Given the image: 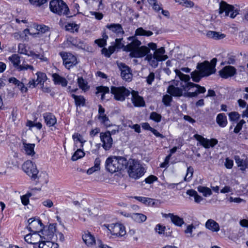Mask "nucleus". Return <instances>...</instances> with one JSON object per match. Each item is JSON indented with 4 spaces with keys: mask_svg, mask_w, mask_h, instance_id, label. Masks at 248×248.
<instances>
[{
    "mask_svg": "<svg viewBox=\"0 0 248 248\" xmlns=\"http://www.w3.org/2000/svg\"><path fill=\"white\" fill-rule=\"evenodd\" d=\"M24 150L26 154L32 156L35 154L34 148V144L23 143Z\"/></svg>",
    "mask_w": 248,
    "mask_h": 248,
    "instance_id": "473e14b6",
    "label": "nucleus"
},
{
    "mask_svg": "<svg viewBox=\"0 0 248 248\" xmlns=\"http://www.w3.org/2000/svg\"><path fill=\"white\" fill-rule=\"evenodd\" d=\"M157 179L158 178L156 176L153 175H151L144 180V182L146 184H153L154 182L157 181ZM143 182L144 181L142 182V185H143Z\"/></svg>",
    "mask_w": 248,
    "mask_h": 248,
    "instance_id": "09e8293b",
    "label": "nucleus"
},
{
    "mask_svg": "<svg viewBox=\"0 0 248 248\" xmlns=\"http://www.w3.org/2000/svg\"><path fill=\"white\" fill-rule=\"evenodd\" d=\"M128 39L132 41L124 46V51L131 52L140 47L141 44V42L134 36L129 37Z\"/></svg>",
    "mask_w": 248,
    "mask_h": 248,
    "instance_id": "f3484780",
    "label": "nucleus"
},
{
    "mask_svg": "<svg viewBox=\"0 0 248 248\" xmlns=\"http://www.w3.org/2000/svg\"><path fill=\"white\" fill-rule=\"evenodd\" d=\"M197 189L199 192L202 193L204 197L210 196L212 193L211 190L207 187L200 186L197 187Z\"/></svg>",
    "mask_w": 248,
    "mask_h": 248,
    "instance_id": "58836bf2",
    "label": "nucleus"
},
{
    "mask_svg": "<svg viewBox=\"0 0 248 248\" xmlns=\"http://www.w3.org/2000/svg\"><path fill=\"white\" fill-rule=\"evenodd\" d=\"M111 93L114 95V98L117 101H124L125 98L131 93L130 91L124 86H111Z\"/></svg>",
    "mask_w": 248,
    "mask_h": 248,
    "instance_id": "423d86ee",
    "label": "nucleus"
},
{
    "mask_svg": "<svg viewBox=\"0 0 248 248\" xmlns=\"http://www.w3.org/2000/svg\"><path fill=\"white\" fill-rule=\"evenodd\" d=\"M172 101V97L170 94H165L163 96L162 102L166 107L171 106V102Z\"/></svg>",
    "mask_w": 248,
    "mask_h": 248,
    "instance_id": "79ce46f5",
    "label": "nucleus"
},
{
    "mask_svg": "<svg viewBox=\"0 0 248 248\" xmlns=\"http://www.w3.org/2000/svg\"><path fill=\"white\" fill-rule=\"evenodd\" d=\"M106 27L117 35H121L123 36L124 34L123 28L122 25L120 24L112 23L110 24H107L106 26Z\"/></svg>",
    "mask_w": 248,
    "mask_h": 248,
    "instance_id": "aec40b11",
    "label": "nucleus"
},
{
    "mask_svg": "<svg viewBox=\"0 0 248 248\" xmlns=\"http://www.w3.org/2000/svg\"><path fill=\"white\" fill-rule=\"evenodd\" d=\"M117 66L121 71L122 78L126 81H131L133 75L130 67L123 62H117Z\"/></svg>",
    "mask_w": 248,
    "mask_h": 248,
    "instance_id": "9d476101",
    "label": "nucleus"
},
{
    "mask_svg": "<svg viewBox=\"0 0 248 248\" xmlns=\"http://www.w3.org/2000/svg\"><path fill=\"white\" fill-rule=\"evenodd\" d=\"M72 137L75 142L77 141L80 142L81 143V147L83 146V143L85 142V140H83L82 136L80 134L75 133L73 135Z\"/></svg>",
    "mask_w": 248,
    "mask_h": 248,
    "instance_id": "3c124183",
    "label": "nucleus"
},
{
    "mask_svg": "<svg viewBox=\"0 0 248 248\" xmlns=\"http://www.w3.org/2000/svg\"><path fill=\"white\" fill-rule=\"evenodd\" d=\"M150 118L158 123L161 121V116L155 112H153L150 114Z\"/></svg>",
    "mask_w": 248,
    "mask_h": 248,
    "instance_id": "603ef678",
    "label": "nucleus"
},
{
    "mask_svg": "<svg viewBox=\"0 0 248 248\" xmlns=\"http://www.w3.org/2000/svg\"><path fill=\"white\" fill-rule=\"evenodd\" d=\"M155 79V74L151 72L147 77L146 81L149 85H151Z\"/></svg>",
    "mask_w": 248,
    "mask_h": 248,
    "instance_id": "338daca9",
    "label": "nucleus"
},
{
    "mask_svg": "<svg viewBox=\"0 0 248 248\" xmlns=\"http://www.w3.org/2000/svg\"><path fill=\"white\" fill-rule=\"evenodd\" d=\"M229 119L232 121H237L240 118V115L236 112H232L229 114Z\"/></svg>",
    "mask_w": 248,
    "mask_h": 248,
    "instance_id": "5fc2aeb1",
    "label": "nucleus"
},
{
    "mask_svg": "<svg viewBox=\"0 0 248 248\" xmlns=\"http://www.w3.org/2000/svg\"><path fill=\"white\" fill-rule=\"evenodd\" d=\"M153 34V32L150 31H146L142 28H139L135 31L136 35L150 36Z\"/></svg>",
    "mask_w": 248,
    "mask_h": 248,
    "instance_id": "f704fd0d",
    "label": "nucleus"
},
{
    "mask_svg": "<svg viewBox=\"0 0 248 248\" xmlns=\"http://www.w3.org/2000/svg\"><path fill=\"white\" fill-rule=\"evenodd\" d=\"M245 121L244 120H241L236 125L234 129L233 132L235 133H238L241 130L243 125L245 123Z\"/></svg>",
    "mask_w": 248,
    "mask_h": 248,
    "instance_id": "13d9d810",
    "label": "nucleus"
},
{
    "mask_svg": "<svg viewBox=\"0 0 248 248\" xmlns=\"http://www.w3.org/2000/svg\"><path fill=\"white\" fill-rule=\"evenodd\" d=\"M158 56L156 55H153L150 53L147 55L145 58V60L147 61L149 64L153 67L156 68L158 64V62H160V59Z\"/></svg>",
    "mask_w": 248,
    "mask_h": 248,
    "instance_id": "5701e85b",
    "label": "nucleus"
},
{
    "mask_svg": "<svg viewBox=\"0 0 248 248\" xmlns=\"http://www.w3.org/2000/svg\"><path fill=\"white\" fill-rule=\"evenodd\" d=\"M127 166L128 161L122 156H110L105 162L106 170L111 173L123 170Z\"/></svg>",
    "mask_w": 248,
    "mask_h": 248,
    "instance_id": "f257e3e1",
    "label": "nucleus"
},
{
    "mask_svg": "<svg viewBox=\"0 0 248 248\" xmlns=\"http://www.w3.org/2000/svg\"><path fill=\"white\" fill-rule=\"evenodd\" d=\"M123 40V38H119V39H115V45H114V46L116 47V48H118V49H120V48H124V46H124V45H123L121 41L122 40Z\"/></svg>",
    "mask_w": 248,
    "mask_h": 248,
    "instance_id": "e2e57ef3",
    "label": "nucleus"
},
{
    "mask_svg": "<svg viewBox=\"0 0 248 248\" xmlns=\"http://www.w3.org/2000/svg\"><path fill=\"white\" fill-rule=\"evenodd\" d=\"M193 172L194 169L191 166L187 167L186 174L184 178L185 181H189L193 176Z\"/></svg>",
    "mask_w": 248,
    "mask_h": 248,
    "instance_id": "c03bdc74",
    "label": "nucleus"
},
{
    "mask_svg": "<svg viewBox=\"0 0 248 248\" xmlns=\"http://www.w3.org/2000/svg\"><path fill=\"white\" fill-rule=\"evenodd\" d=\"M8 59L13 63V66L16 68H17L18 69L19 66H20V58L19 56L17 54H14L9 57Z\"/></svg>",
    "mask_w": 248,
    "mask_h": 248,
    "instance_id": "7c9ffc66",
    "label": "nucleus"
},
{
    "mask_svg": "<svg viewBox=\"0 0 248 248\" xmlns=\"http://www.w3.org/2000/svg\"><path fill=\"white\" fill-rule=\"evenodd\" d=\"M43 117L46 124L49 127L54 125L56 123L57 120L55 116L51 113H45L43 114Z\"/></svg>",
    "mask_w": 248,
    "mask_h": 248,
    "instance_id": "4be33fe9",
    "label": "nucleus"
},
{
    "mask_svg": "<svg viewBox=\"0 0 248 248\" xmlns=\"http://www.w3.org/2000/svg\"><path fill=\"white\" fill-rule=\"evenodd\" d=\"M102 38L98 39L95 40V43L101 47L105 46L107 45V40L108 39V36L105 32L102 34Z\"/></svg>",
    "mask_w": 248,
    "mask_h": 248,
    "instance_id": "c9c22d12",
    "label": "nucleus"
},
{
    "mask_svg": "<svg viewBox=\"0 0 248 248\" xmlns=\"http://www.w3.org/2000/svg\"><path fill=\"white\" fill-rule=\"evenodd\" d=\"M181 86L183 88L185 91H189L191 88L196 87L197 88L196 91L198 94L199 93H203L206 92V89L205 87L201 86L199 84L193 83L192 82H188L185 85H182Z\"/></svg>",
    "mask_w": 248,
    "mask_h": 248,
    "instance_id": "6ab92c4d",
    "label": "nucleus"
},
{
    "mask_svg": "<svg viewBox=\"0 0 248 248\" xmlns=\"http://www.w3.org/2000/svg\"><path fill=\"white\" fill-rule=\"evenodd\" d=\"M198 94L195 90L194 92H185L184 93L183 96L186 97L192 98V97H197L198 96Z\"/></svg>",
    "mask_w": 248,
    "mask_h": 248,
    "instance_id": "052dcab7",
    "label": "nucleus"
},
{
    "mask_svg": "<svg viewBox=\"0 0 248 248\" xmlns=\"http://www.w3.org/2000/svg\"><path fill=\"white\" fill-rule=\"evenodd\" d=\"M17 87L21 90L23 93H25L27 91V88L25 87L24 84L23 82L18 81V83L16 84Z\"/></svg>",
    "mask_w": 248,
    "mask_h": 248,
    "instance_id": "774afa93",
    "label": "nucleus"
},
{
    "mask_svg": "<svg viewBox=\"0 0 248 248\" xmlns=\"http://www.w3.org/2000/svg\"><path fill=\"white\" fill-rule=\"evenodd\" d=\"M216 121L220 127H224L227 124V117L224 113L218 114L217 117Z\"/></svg>",
    "mask_w": 248,
    "mask_h": 248,
    "instance_id": "c85d7f7f",
    "label": "nucleus"
},
{
    "mask_svg": "<svg viewBox=\"0 0 248 248\" xmlns=\"http://www.w3.org/2000/svg\"><path fill=\"white\" fill-rule=\"evenodd\" d=\"M239 11L234 6L229 4L224 1H221L219 3L218 13L220 15L225 13L226 16H229L231 18H234L239 14Z\"/></svg>",
    "mask_w": 248,
    "mask_h": 248,
    "instance_id": "39448f33",
    "label": "nucleus"
},
{
    "mask_svg": "<svg viewBox=\"0 0 248 248\" xmlns=\"http://www.w3.org/2000/svg\"><path fill=\"white\" fill-rule=\"evenodd\" d=\"M31 196V194L30 193H27V194L23 195L21 197V200L22 203L24 205H27L29 202V197Z\"/></svg>",
    "mask_w": 248,
    "mask_h": 248,
    "instance_id": "6e6d98bb",
    "label": "nucleus"
},
{
    "mask_svg": "<svg viewBox=\"0 0 248 248\" xmlns=\"http://www.w3.org/2000/svg\"><path fill=\"white\" fill-rule=\"evenodd\" d=\"M22 168L28 175L31 177L32 179L35 180L38 178L37 174L39 171L37 169L36 165L31 160L25 161L23 163Z\"/></svg>",
    "mask_w": 248,
    "mask_h": 248,
    "instance_id": "0eeeda50",
    "label": "nucleus"
},
{
    "mask_svg": "<svg viewBox=\"0 0 248 248\" xmlns=\"http://www.w3.org/2000/svg\"><path fill=\"white\" fill-rule=\"evenodd\" d=\"M131 217L134 221L138 223L143 222L147 219L145 215L140 213H133L131 214Z\"/></svg>",
    "mask_w": 248,
    "mask_h": 248,
    "instance_id": "2f4dec72",
    "label": "nucleus"
},
{
    "mask_svg": "<svg viewBox=\"0 0 248 248\" xmlns=\"http://www.w3.org/2000/svg\"><path fill=\"white\" fill-rule=\"evenodd\" d=\"M131 101L136 107H143L145 106V103L143 98L139 95L138 92L133 90L131 92Z\"/></svg>",
    "mask_w": 248,
    "mask_h": 248,
    "instance_id": "dca6fc26",
    "label": "nucleus"
},
{
    "mask_svg": "<svg viewBox=\"0 0 248 248\" xmlns=\"http://www.w3.org/2000/svg\"><path fill=\"white\" fill-rule=\"evenodd\" d=\"M97 92L96 93H102L101 98L103 99L105 94L108 93L109 92V88L105 86H99L96 88Z\"/></svg>",
    "mask_w": 248,
    "mask_h": 248,
    "instance_id": "a18cd8bd",
    "label": "nucleus"
},
{
    "mask_svg": "<svg viewBox=\"0 0 248 248\" xmlns=\"http://www.w3.org/2000/svg\"><path fill=\"white\" fill-rule=\"evenodd\" d=\"M233 165V161L232 160L229 159L228 157L225 159V166L226 168L231 169Z\"/></svg>",
    "mask_w": 248,
    "mask_h": 248,
    "instance_id": "0e129e2a",
    "label": "nucleus"
},
{
    "mask_svg": "<svg viewBox=\"0 0 248 248\" xmlns=\"http://www.w3.org/2000/svg\"><path fill=\"white\" fill-rule=\"evenodd\" d=\"M197 68L200 71L201 74L203 77H207L215 73L213 69L209 65L208 61H204L202 63H198Z\"/></svg>",
    "mask_w": 248,
    "mask_h": 248,
    "instance_id": "4468645a",
    "label": "nucleus"
},
{
    "mask_svg": "<svg viewBox=\"0 0 248 248\" xmlns=\"http://www.w3.org/2000/svg\"><path fill=\"white\" fill-rule=\"evenodd\" d=\"M43 225L41 221L39 219H33L30 222V225L28 226V228L31 232H37L38 229H41Z\"/></svg>",
    "mask_w": 248,
    "mask_h": 248,
    "instance_id": "393cba45",
    "label": "nucleus"
},
{
    "mask_svg": "<svg viewBox=\"0 0 248 248\" xmlns=\"http://www.w3.org/2000/svg\"><path fill=\"white\" fill-rule=\"evenodd\" d=\"M128 172L130 177L137 179L144 175V168L138 160L130 159L128 161Z\"/></svg>",
    "mask_w": 248,
    "mask_h": 248,
    "instance_id": "f03ea898",
    "label": "nucleus"
},
{
    "mask_svg": "<svg viewBox=\"0 0 248 248\" xmlns=\"http://www.w3.org/2000/svg\"><path fill=\"white\" fill-rule=\"evenodd\" d=\"M71 96L74 99L75 104L77 107L84 106L85 105L86 100L83 96L72 94Z\"/></svg>",
    "mask_w": 248,
    "mask_h": 248,
    "instance_id": "c756f323",
    "label": "nucleus"
},
{
    "mask_svg": "<svg viewBox=\"0 0 248 248\" xmlns=\"http://www.w3.org/2000/svg\"><path fill=\"white\" fill-rule=\"evenodd\" d=\"M78 83L79 87L82 90L86 91L89 89L87 82L84 80L82 77H78Z\"/></svg>",
    "mask_w": 248,
    "mask_h": 248,
    "instance_id": "ea45409f",
    "label": "nucleus"
},
{
    "mask_svg": "<svg viewBox=\"0 0 248 248\" xmlns=\"http://www.w3.org/2000/svg\"><path fill=\"white\" fill-rule=\"evenodd\" d=\"M100 138L102 142V147L106 151H108L112 147L113 140L110 135L109 131L100 133Z\"/></svg>",
    "mask_w": 248,
    "mask_h": 248,
    "instance_id": "9b49d317",
    "label": "nucleus"
},
{
    "mask_svg": "<svg viewBox=\"0 0 248 248\" xmlns=\"http://www.w3.org/2000/svg\"><path fill=\"white\" fill-rule=\"evenodd\" d=\"M24 239L29 244L37 245L40 243L42 237L37 232H34L32 234H27L24 237Z\"/></svg>",
    "mask_w": 248,
    "mask_h": 248,
    "instance_id": "a211bd4d",
    "label": "nucleus"
},
{
    "mask_svg": "<svg viewBox=\"0 0 248 248\" xmlns=\"http://www.w3.org/2000/svg\"><path fill=\"white\" fill-rule=\"evenodd\" d=\"M18 52L20 54H26L27 50L26 49V46L25 44H19L18 46Z\"/></svg>",
    "mask_w": 248,
    "mask_h": 248,
    "instance_id": "680f3d73",
    "label": "nucleus"
},
{
    "mask_svg": "<svg viewBox=\"0 0 248 248\" xmlns=\"http://www.w3.org/2000/svg\"><path fill=\"white\" fill-rule=\"evenodd\" d=\"M8 164L10 165V167H18V162L16 160V159L15 157V156L13 157H11L9 158L8 160Z\"/></svg>",
    "mask_w": 248,
    "mask_h": 248,
    "instance_id": "bf43d9fd",
    "label": "nucleus"
},
{
    "mask_svg": "<svg viewBox=\"0 0 248 248\" xmlns=\"http://www.w3.org/2000/svg\"><path fill=\"white\" fill-rule=\"evenodd\" d=\"M50 11L59 16H67L69 9L66 4L62 0H53L49 3Z\"/></svg>",
    "mask_w": 248,
    "mask_h": 248,
    "instance_id": "7ed1b4c3",
    "label": "nucleus"
},
{
    "mask_svg": "<svg viewBox=\"0 0 248 248\" xmlns=\"http://www.w3.org/2000/svg\"><path fill=\"white\" fill-rule=\"evenodd\" d=\"M236 74V69L232 66H226L219 71V76L225 79L232 77Z\"/></svg>",
    "mask_w": 248,
    "mask_h": 248,
    "instance_id": "2eb2a0df",
    "label": "nucleus"
},
{
    "mask_svg": "<svg viewBox=\"0 0 248 248\" xmlns=\"http://www.w3.org/2000/svg\"><path fill=\"white\" fill-rule=\"evenodd\" d=\"M155 52L153 55H156L157 56H158L160 59V61H165L168 58V57L167 55H164L165 53V50L164 47H161L160 48L157 49V48L154 50Z\"/></svg>",
    "mask_w": 248,
    "mask_h": 248,
    "instance_id": "cd10ccee",
    "label": "nucleus"
},
{
    "mask_svg": "<svg viewBox=\"0 0 248 248\" xmlns=\"http://www.w3.org/2000/svg\"><path fill=\"white\" fill-rule=\"evenodd\" d=\"M70 41L72 45L77 47L82 48L85 47L83 42L78 38H71Z\"/></svg>",
    "mask_w": 248,
    "mask_h": 248,
    "instance_id": "37998d69",
    "label": "nucleus"
},
{
    "mask_svg": "<svg viewBox=\"0 0 248 248\" xmlns=\"http://www.w3.org/2000/svg\"><path fill=\"white\" fill-rule=\"evenodd\" d=\"M56 224H50L48 228V235L49 236V237L50 238L52 236H54V232H56Z\"/></svg>",
    "mask_w": 248,
    "mask_h": 248,
    "instance_id": "8fccbe9b",
    "label": "nucleus"
},
{
    "mask_svg": "<svg viewBox=\"0 0 248 248\" xmlns=\"http://www.w3.org/2000/svg\"><path fill=\"white\" fill-rule=\"evenodd\" d=\"M205 226L206 229L213 232H217L220 228L218 223L212 219H209L207 220Z\"/></svg>",
    "mask_w": 248,
    "mask_h": 248,
    "instance_id": "b1692460",
    "label": "nucleus"
},
{
    "mask_svg": "<svg viewBox=\"0 0 248 248\" xmlns=\"http://www.w3.org/2000/svg\"><path fill=\"white\" fill-rule=\"evenodd\" d=\"M206 36L209 38H213L215 40L222 39L226 36L224 34L212 31H207L206 33Z\"/></svg>",
    "mask_w": 248,
    "mask_h": 248,
    "instance_id": "bb28decb",
    "label": "nucleus"
},
{
    "mask_svg": "<svg viewBox=\"0 0 248 248\" xmlns=\"http://www.w3.org/2000/svg\"><path fill=\"white\" fill-rule=\"evenodd\" d=\"M84 152L80 149H78L72 155L71 159L73 161H76L78 159L84 156Z\"/></svg>",
    "mask_w": 248,
    "mask_h": 248,
    "instance_id": "a19ab883",
    "label": "nucleus"
},
{
    "mask_svg": "<svg viewBox=\"0 0 248 248\" xmlns=\"http://www.w3.org/2000/svg\"><path fill=\"white\" fill-rule=\"evenodd\" d=\"M195 229V227L192 224L189 225L187 226L186 230L185 231V232L186 234H188V237H192L193 235L192 234V231L193 229Z\"/></svg>",
    "mask_w": 248,
    "mask_h": 248,
    "instance_id": "864d4df0",
    "label": "nucleus"
},
{
    "mask_svg": "<svg viewBox=\"0 0 248 248\" xmlns=\"http://www.w3.org/2000/svg\"><path fill=\"white\" fill-rule=\"evenodd\" d=\"M67 30H75L76 32L78 31V30L79 28L78 26L76 24L74 23H70L68 24V26H66Z\"/></svg>",
    "mask_w": 248,
    "mask_h": 248,
    "instance_id": "69168bd1",
    "label": "nucleus"
},
{
    "mask_svg": "<svg viewBox=\"0 0 248 248\" xmlns=\"http://www.w3.org/2000/svg\"><path fill=\"white\" fill-rule=\"evenodd\" d=\"M36 75L37 76V84L44 85V82L47 80L46 74L42 72H38Z\"/></svg>",
    "mask_w": 248,
    "mask_h": 248,
    "instance_id": "72a5a7b5",
    "label": "nucleus"
},
{
    "mask_svg": "<svg viewBox=\"0 0 248 248\" xmlns=\"http://www.w3.org/2000/svg\"><path fill=\"white\" fill-rule=\"evenodd\" d=\"M60 55L62 59L63 64L67 69H70L78 63L76 57L71 53L61 52Z\"/></svg>",
    "mask_w": 248,
    "mask_h": 248,
    "instance_id": "6e6552de",
    "label": "nucleus"
},
{
    "mask_svg": "<svg viewBox=\"0 0 248 248\" xmlns=\"http://www.w3.org/2000/svg\"><path fill=\"white\" fill-rule=\"evenodd\" d=\"M193 137L197 140L199 141L201 144L205 148H209L213 147L218 143V140L216 139H211L210 140L204 138L201 135L195 134Z\"/></svg>",
    "mask_w": 248,
    "mask_h": 248,
    "instance_id": "f8f14e48",
    "label": "nucleus"
},
{
    "mask_svg": "<svg viewBox=\"0 0 248 248\" xmlns=\"http://www.w3.org/2000/svg\"><path fill=\"white\" fill-rule=\"evenodd\" d=\"M82 239L88 247H92L96 244L95 237L89 232H84Z\"/></svg>",
    "mask_w": 248,
    "mask_h": 248,
    "instance_id": "412c9836",
    "label": "nucleus"
},
{
    "mask_svg": "<svg viewBox=\"0 0 248 248\" xmlns=\"http://www.w3.org/2000/svg\"><path fill=\"white\" fill-rule=\"evenodd\" d=\"M234 160L237 166L240 167L241 170H245L248 168V161L247 158H241L238 155H235Z\"/></svg>",
    "mask_w": 248,
    "mask_h": 248,
    "instance_id": "a878e982",
    "label": "nucleus"
},
{
    "mask_svg": "<svg viewBox=\"0 0 248 248\" xmlns=\"http://www.w3.org/2000/svg\"><path fill=\"white\" fill-rule=\"evenodd\" d=\"M51 241H42L38 245V248H51Z\"/></svg>",
    "mask_w": 248,
    "mask_h": 248,
    "instance_id": "4d7b16f0",
    "label": "nucleus"
},
{
    "mask_svg": "<svg viewBox=\"0 0 248 248\" xmlns=\"http://www.w3.org/2000/svg\"><path fill=\"white\" fill-rule=\"evenodd\" d=\"M170 82L172 83V84L170 85L167 88V93L174 97L183 96V91H184L183 88L182 86V88L176 87L178 86L179 81L172 80Z\"/></svg>",
    "mask_w": 248,
    "mask_h": 248,
    "instance_id": "1a4fd4ad",
    "label": "nucleus"
},
{
    "mask_svg": "<svg viewBox=\"0 0 248 248\" xmlns=\"http://www.w3.org/2000/svg\"><path fill=\"white\" fill-rule=\"evenodd\" d=\"M156 48V44L154 43H149L148 46H142L137 49L134 50L129 54L131 58H143L150 54V50H155Z\"/></svg>",
    "mask_w": 248,
    "mask_h": 248,
    "instance_id": "20e7f679",
    "label": "nucleus"
},
{
    "mask_svg": "<svg viewBox=\"0 0 248 248\" xmlns=\"http://www.w3.org/2000/svg\"><path fill=\"white\" fill-rule=\"evenodd\" d=\"M30 3L34 6L39 7L46 3V0H29Z\"/></svg>",
    "mask_w": 248,
    "mask_h": 248,
    "instance_id": "49530a36",
    "label": "nucleus"
},
{
    "mask_svg": "<svg viewBox=\"0 0 248 248\" xmlns=\"http://www.w3.org/2000/svg\"><path fill=\"white\" fill-rule=\"evenodd\" d=\"M101 123L103 124L105 126L108 127L110 126V121L106 115L101 116V117L98 119Z\"/></svg>",
    "mask_w": 248,
    "mask_h": 248,
    "instance_id": "de8ad7c7",
    "label": "nucleus"
},
{
    "mask_svg": "<svg viewBox=\"0 0 248 248\" xmlns=\"http://www.w3.org/2000/svg\"><path fill=\"white\" fill-rule=\"evenodd\" d=\"M108 229L112 235L116 236H123L126 233L124 226L120 223L108 225Z\"/></svg>",
    "mask_w": 248,
    "mask_h": 248,
    "instance_id": "ddd939ff",
    "label": "nucleus"
},
{
    "mask_svg": "<svg viewBox=\"0 0 248 248\" xmlns=\"http://www.w3.org/2000/svg\"><path fill=\"white\" fill-rule=\"evenodd\" d=\"M171 221L175 225L179 227H181L185 223L183 218L174 215H173Z\"/></svg>",
    "mask_w": 248,
    "mask_h": 248,
    "instance_id": "e433bc0d",
    "label": "nucleus"
},
{
    "mask_svg": "<svg viewBox=\"0 0 248 248\" xmlns=\"http://www.w3.org/2000/svg\"><path fill=\"white\" fill-rule=\"evenodd\" d=\"M191 77L192 80L195 82H199L202 77V74H201L200 71L195 70L191 73Z\"/></svg>",
    "mask_w": 248,
    "mask_h": 248,
    "instance_id": "4c0bfd02",
    "label": "nucleus"
}]
</instances>
